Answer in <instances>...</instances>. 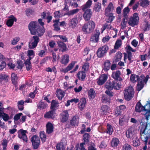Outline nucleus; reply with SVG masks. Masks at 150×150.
<instances>
[{"mask_svg":"<svg viewBox=\"0 0 150 150\" xmlns=\"http://www.w3.org/2000/svg\"><path fill=\"white\" fill-rule=\"evenodd\" d=\"M125 49L127 53L124 52L123 54L124 57V61L126 62V59L127 58L128 60L130 61V63H131L133 62L132 60H131V58L132 57V53L130 51L134 52L135 51L129 45H128L126 47H125Z\"/></svg>","mask_w":150,"mask_h":150,"instance_id":"4","label":"nucleus"},{"mask_svg":"<svg viewBox=\"0 0 150 150\" xmlns=\"http://www.w3.org/2000/svg\"><path fill=\"white\" fill-rule=\"evenodd\" d=\"M108 50V47L107 45H103L99 47L97 51L96 54L98 57L101 58L106 54Z\"/></svg>","mask_w":150,"mask_h":150,"instance_id":"6","label":"nucleus"},{"mask_svg":"<svg viewBox=\"0 0 150 150\" xmlns=\"http://www.w3.org/2000/svg\"><path fill=\"white\" fill-rule=\"evenodd\" d=\"M92 0H88L85 4L81 7L82 10L87 9L90 7L92 5Z\"/></svg>","mask_w":150,"mask_h":150,"instance_id":"34","label":"nucleus"},{"mask_svg":"<svg viewBox=\"0 0 150 150\" xmlns=\"http://www.w3.org/2000/svg\"><path fill=\"white\" fill-rule=\"evenodd\" d=\"M114 10V6L112 3H110L105 10V15L107 16H110L112 13H111Z\"/></svg>","mask_w":150,"mask_h":150,"instance_id":"14","label":"nucleus"},{"mask_svg":"<svg viewBox=\"0 0 150 150\" xmlns=\"http://www.w3.org/2000/svg\"><path fill=\"white\" fill-rule=\"evenodd\" d=\"M101 3L97 2L96 3L93 7V10L96 12L99 11L101 8Z\"/></svg>","mask_w":150,"mask_h":150,"instance_id":"37","label":"nucleus"},{"mask_svg":"<svg viewBox=\"0 0 150 150\" xmlns=\"http://www.w3.org/2000/svg\"><path fill=\"white\" fill-rule=\"evenodd\" d=\"M144 84L143 83L142 81H139L137 82V84L136 86V90L138 91H141L144 87Z\"/></svg>","mask_w":150,"mask_h":150,"instance_id":"35","label":"nucleus"},{"mask_svg":"<svg viewBox=\"0 0 150 150\" xmlns=\"http://www.w3.org/2000/svg\"><path fill=\"white\" fill-rule=\"evenodd\" d=\"M100 33L99 30H96L94 34L91 36L90 38L91 41L97 42H98L99 38Z\"/></svg>","mask_w":150,"mask_h":150,"instance_id":"16","label":"nucleus"},{"mask_svg":"<svg viewBox=\"0 0 150 150\" xmlns=\"http://www.w3.org/2000/svg\"><path fill=\"white\" fill-rule=\"evenodd\" d=\"M89 67V64L88 62L85 63L83 66L81 71L86 72L88 71Z\"/></svg>","mask_w":150,"mask_h":150,"instance_id":"55","label":"nucleus"},{"mask_svg":"<svg viewBox=\"0 0 150 150\" xmlns=\"http://www.w3.org/2000/svg\"><path fill=\"white\" fill-rule=\"evenodd\" d=\"M115 85V82L112 81H108L106 83L105 87L108 90H111L113 88H117L114 86Z\"/></svg>","mask_w":150,"mask_h":150,"instance_id":"29","label":"nucleus"},{"mask_svg":"<svg viewBox=\"0 0 150 150\" xmlns=\"http://www.w3.org/2000/svg\"><path fill=\"white\" fill-rule=\"evenodd\" d=\"M69 55L65 54L61 57L60 62L62 64L66 65L69 63Z\"/></svg>","mask_w":150,"mask_h":150,"instance_id":"18","label":"nucleus"},{"mask_svg":"<svg viewBox=\"0 0 150 150\" xmlns=\"http://www.w3.org/2000/svg\"><path fill=\"white\" fill-rule=\"evenodd\" d=\"M130 79L131 81L133 83H134L137 81L138 82L140 81V78L139 76L134 74H132L131 75Z\"/></svg>","mask_w":150,"mask_h":150,"instance_id":"28","label":"nucleus"},{"mask_svg":"<svg viewBox=\"0 0 150 150\" xmlns=\"http://www.w3.org/2000/svg\"><path fill=\"white\" fill-rule=\"evenodd\" d=\"M61 120L62 122H66L68 119L69 114L67 110L63 111L61 113Z\"/></svg>","mask_w":150,"mask_h":150,"instance_id":"19","label":"nucleus"},{"mask_svg":"<svg viewBox=\"0 0 150 150\" xmlns=\"http://www.w3.org/2000/svg\"><path fill=\"white\" fill-rule=\"evenodd\" d=\"M108 78V75L104 74L100 76L97 79V83L98 85H101L103 84L107 81Z\"/></svg>","mask_w":150,"mask_h":150,"instance_id":"11","label":"nucleus"},{"mask_svg":"<svg viewBox=\"0 0 150 150\" xmlns=\"http://www.w3.org/2000/svg\"><path fill=\"white\" fill-rule=\"evenodd\" d=\"M88 97L90 99L94 98L95 96V93L94 90L91 88L88 91Z\"/></svg>","mask_w":150,"mask_h":150,"instance_id":"43","label":"nucleus"},{"mask_svg":"<svg viewBox=\"0 0 150 150\" xmlns=\"http://www.w3.org/2000/svg\"><path fill=\"white\" fill-rule=\"evenodd\" d=\"M40 41L39 37L34 36L31 38L30 39V42L29 43V47L30 49H34L37 45L38 42Z\"/></svg>","mask_w":150,"mask_h":150,"instance_id":"7","label":"nucleus"},{"mask_svg":"<svg viewBox=\"0 0 150 150\" xmlns=\"http://www.w3.org/2000/svg\"><path fill=\"white\" fill-rule=\"evenodd\" d=\"M79 122V118L77 116L73 117L70 120V124L72 126H75V125H77Z\"/></svg>","mask_w":150,"mask_h":150,"instance_id":"32","label":"nucleus"},{"mask_svg":"<svg viewBox=\"0 0 150 150\" xmlns=\"http://www.w3.org/2000/svg\"><path fill=\"white\" fill-rule=\"evenodd\" d=\"M33 147L34 149H37L40 144V141H31Z\"/></svg>","mask_w":150,"mask_h":150,"instance_id":"52","label":"nucleus"},{"mask_svg":"<svg viewBox=\"0 0 150 150\" xmlns=\"http://www.w3.org/2000/svg\"><path fill=\"white\" fill-rule=\"evenodd\" d=\"M56 146L57 150H64L65 149V147L62 142L57 143Z\"/></svg>","mask_w":150,"mask_h":150,"instance_id":"44","label":"nucleus"},{"mask_svg":"<svg viewBox=\"0 0 150 150\" xmlns=\"http://www.w3.org/2000/svg\"><path fill=\"white\" fill-rule=\"evenodd\" d=\"M122 54L121 53L119 52L116 53L114 58L115 62L116 63L120 60L122 57Z\"/></svg>","mask_w":150,"mask_h":150,"instance_id":"39","label":"nucleus"},{"mask_svg":"<svg viewBox=\"0 0 150 150\" xmlns=\"http://www.w3.org/2000/svg\"><path fill=\"white\" fill-rule=\"evenodd\" d=\"M134 128L132 127L129 128L126 132V136L127 138L131 137L133 134Z\"/></svg>","mask_w":150,"mask_h":150,"instance_id":"38","label":"nucleus"},{"mask_svg":"<svg viewBox=\"0 0 150 150\" xmlns=\"http://www.w3.org/2000/svg\"><path fill=\"white\" fill-rule=\"evenodd\" d=\"M11 18L8 19L6 21V24L8 27H11L14 21L15 22L17 21V19L15 18L12 15L11 16Z\"/></svg>","mask_w":150,"mask_h":150,"instance_id":"30","label":"nucleus"},{"mask_svg":"<svg viewBox=\"0 0 150 150\" xmlns=\"http://www.w3.org/2000/svg\"><path fill=\"white\" fill-rule=\"evenodd\" d=\"M140 4L141 6L143 7H146L149 4V2L148 0H140Z\"/></svg>","mask_w":150,"mask_h":150,"instance_id":"42","label":"nucleus"},{"mask_svg":"<svg viewBox=\"0 0 150 150\" xmlns=\"http://www.w3.org/2000/svg\"><path fill=\"white\" fill-rule=\"evenodd\" d=\"M113 131L112 126L109 124H108L107 125V129L104 131V132L109 134V135L112 134Z\"/></svg>","mask_w":150,"mask_h":150,"instance_id":"36","label":"nucleus"},{"mask_svg":"<svg viewBox=\"0 0 150 150\" xmlns=\"http://www.w3.org/2000/svg\"><path fill=\"white\" fill-rule=\"evenodd\" d=\"M119 81H117V82H115V85H114V86L116 88H114L115 89H116V90H119L120 88L121 87V83L120 81L118 82Z\"/></svg>","mask_w":150,"mask_h":150,"instance_id":"57","label":"nucleus"},{"mask_svg":"<svg viewBox=\"0 0 150 150\" xmlns=\"http://www.w3.org/2000/svg\"><path fill=\"white\" fill-rule=\"evenodd\" d=\"M134 92L133 87L130 86L127 87L124 91V98L127 101L130 100L134 97Z\"/></svg>","mask_w":150,"mask_h":150,"instance_id":"3","label":"nucleus"},{"mask_svg":"<svg viewBox=\"0 0 150 150\" xmlns=\"http://www.w3.org/2000/svg\"><path fill=\"white\" fill-rule=\"evenodd\" d=\"M112 30H114L115 33V34L113 36V38H115L116 37L117 30L116 29L113 28L110 25V24H108L107 21V22L106 23H105L103 25L102 28V32H103V31L106 29L109 30L112 29Z\"/></svg>","mask_w":150,"mask_h":150,"instance_id":"13","label":"nucleus"},{"mask_svg":"<svg viewBox=\"0 0 150 150\" xmlns=\"http://www.w3.org/2000/svg\"><path fill=\"white\" fill-rule=\"evenodd\" d=\"M84 12L83 17L86 21H89L91 17L93 12L91 10L90 8L82 10Z\"/></svg>","mask_w":150,"mask_h":150,"instance_id":"9","label":"nucleus"},{"mask_svg":"<svg viewBox=\"0 0 150 150\" xmlns=\"http://www.w3.org/2000/svg\"><path fill=\"white\" fill-rule=\"evenodd\" d=\"M22 115L21 113H19L16 115L14 117L13 119L14 120V122L15 123L17 122V121L20 118V117Z\"/></svg>","mask_w":150,"mask_h":150,"instance_id":"56","label":"nucleus"},{"mask_svg":"<svg viewBox=\"0 0 150 150\" xmlns=\"http://www.w3.org/2000/svg\"><path fill=\"white\" fill-rule=\"evenodd\" d=\"M57 97L59 100H62L64 97L65 94V92L60 89L57 90L56 93Z\"/></svg>","mask_w":150,"mask_h":150,"instance_id":"26","label":"nucleus"},{"mask_svg":"<svg viewBox=\"0 0 150 150\" xmlns=\"http://www.w3.org/2000/svg\"><path fill=\"white\" fill-rule=\"evenodd\" d=\"M8 76H7L3 75H0V83L1 84L3 81H4L5 82L8 81Z\"/></svg>","mask_w":150,"mask_h":150,"instance_id":"51","label":"nucleus"},{"mask_svg":"<svg viewBox=\"0 0 150 150\" xmlns=\"http://www.w3.org/2000/svg\"><path fill=\"white\" fill-rule=\"evenodd\" d=\"M111 65L110 62L109 60H105L103 64V70L105 71H108L110 69Z\"/></svg>","mask_w":150,"mask_h":150,"instance_id":"31","label":"nucleus"},{"mask_svg":"<svg viewBox=\"0 0 150 150\" xmlns=\"http://www.w3.org/2000/svg\"><path fill=\"white\" fill-rule=\"evenodd\" d=\"M78 23V21L77 17H74L70 19L69 23V26L74 29L76 28Z\"/></svg>","mask_w":150,"mask_h":150,"instance_id":"15","label":"nucleus"},{"mask_svg":"<svg viewBox=\"0 0 150 150\" xmlns=\"http://www.w3.org/2000/svg\"><path fill=\"white\" fill-rule=\"evenodd\" d=\"M18 77L14 73H13L11 74V79L12 83L14 84L15 85L17 83Z\"/></svg>","mask_w":150,"mask_h":150,"instance_id":"46","label":"nucleus"},{"mask_svg":"<svg viewBox=\"0 0 150 150\" xmlns=\"http://www.w3.org/2000/svg\"><path fill=\"white\" fill-rule=\"evenodd\" d=\"M122 105H120L119 107H117V109L115 111V114L118 116L121 112V108Z\"/></svg>","mask_w":150,"mask_h":150,"instance_id":"58","label":"nucleus"},{"mask_svg":"<svg viewBox=\"0 0 150 150\" xmlns=\"http://www.w3.org/2000/svg\"><path fill=\"white\" fill-rule=\"evenodd\" d=\"M24 64L25 66L26 69L28 71L32 69V67L30 62H29V61H25L24 62Z\"/></svg>","mask_w":150,"mask_h":150,"instance_id":"53","label":"nucleus"},{"mask_svg":"<svg viewBox=\"0 0 150 150\" xmlns=\"http://www.w3.org/2000/svg\"><path fill=\"white\" fill-rule=\"evenodd\" d=\"M47 105L42 101H40L37 105L38 108L40 110H42L46 108Z\"/></svg>","mask_w":150,"mask_h":150,"instance_id":"41","label":"nucleus"},{"mask_svg":"<svg viewBox=\"0 0 150 150\" xmlns=\"http://www.w3.org/2000/svg\"><path fill=\"white\" fill-rule=\"evenodd\" d=\"M23 61L20 60H18L17 61V64L16 65L17 68L18 69H22L23 66Z\"/></svg>","mask_w":150,"mask_h":150,"instance_id":"48","label":"nucleus"},{"mask_svg":"<svg viewBox=\"0 0 150 150\" xmlns=\"http://www.w3.org/2000/svg\"><path fill=\"white\" fill-rule=\"evenodd\" d=\"M135 110L137 112H139L143 111H145L146 112L144 114L145 119L147 121L149 120V117L150 116V110L146 109L145 106H142L140 102H139L137 103Z\"/></svg>","mask_w":150,"mask_h":150,"instance_id":"2","label":"nucleus"},{"mask_svg":"<svg viewBox=\"0 0 150 150\" xmlns=\"http://www.w3.org/2000/svg\"><path fill=\"white\" fill-rule=\"evenodd\" d=\"M1 117H2L3 120L6 121H8L9 119L8 115L5 113H3V114L1 115Z\"/></svg>","mask_w":150,"mask_h":150,"instance_id":"61","label":"nucleus"},{"mask_svg":"<svg viewBox=\"0 0 150 150\" xmlns=\"http://www.w3.org/2000/svg\"><path fill=\"white\" fill-rule=\"evenodd\" d=\"M59 19H57L53 20V22L54 23L53 24L54 27V30L57 32H60V28L59 26Z\"/></svg>","mask_w":150,"mask_h":150,"instance_id":"25","label":"nucleus"},{"mask_svg":"<svg viewBox=\"0 0 150 150\" xmlns=\"http://www.w3.org/2000/svg\"><path fill=\"white\" fill-rule=\"evenodd\" d=\"M37 29L35 30V34L34 35H36L38 37H41L43 35L45 31L44 27L43 26L41 27L39 25L38 28Z\"/></svg>","mask_w":150,"mask_h":150,"instance_id":"17","label":"nucleus"},{"mask_svg":"<svg viewBox=\"0 0 150 150\" xmlns=\"http://www.w3.org/2000/svg\"><path fill=\"white\" fill-rule=\"evenodd\" d=\"M46 132L47 134H50L53 132L54 127L51 123L48 122L46 125Z\"/></svg>","mask_w":150,"mask_h":150,"instance_id":"24","label":"nucleus"},{"mask_svg":"<svg viewBox=\"0 0 150 150\" xmlns=\"http://www.w3.org/2000/svg\"><path fill=\"white\" fill-rule=\"evenodd\" d=\"M130 11L129 8L128 7L124 8L123 10V18L122 19V23L124 25H126L128 19V16L127 14L129 13Z\"/></svg>","mask_w":150,"mask_h":150,"instance_id":"10","label":"nucleus"},{"mask_svg":"<svg viewBox=\"0 0 150 150\" xmlns=\"http://www.w3.org/2000/svg\"><path fill=\"white\" fill-rule=\"evenodd\" d=\"M40 137L41 140H45L46 137V136L44 131H41L40 132Z\"/></svg>","mask_w":150,"mask_h":150,"instance_id":"59","label":"nucleus"},{"mask_svg":"<svg viewBox=\"0 0 150 150\" xmlns=\"http://www.w3.org/2000/svg\"><path fill=\"white\" fill-rule=\"evenodd\" d=\"M39 25L38 22L35 21H31L30 23L28 29L32 35H34L35 34V30L38 28Z\"/></svg>","mask_w":150,"mask_h":150,"instance_id":"8","label":"nucleus"},{"mask_svg":"<svg viewBox=\"0 0 150 150\" xmlns=\"http://www.w3.org/2000/svg\"><path fill=\"white\" fill-rule=\"evenodd\" d=\"M79 9L77 8L71 10L68 12L67 13L66 15L68 16H69L73 15L74 14L78 13L79 11Z\"/></svg>","mask_w":150,"mask_h":150,"instance_id":"47","label":"nucleus"},{"mask_svg":"<svg viewBox=\"0 0 150 150\" xmlns=\"http://www.w3.org/2000/svg\"><path fill=\"white\" fill-rule=\"evenodd\" d=\"M34 12V10L30 8H27L25 10L26 14L28 17L33 14Z\"/></svg>","mask_w":150,"mask_h":150,"instance_id":"54","label":"nucleus"},{"mask_svg":"<svg viewBox=\"0 0 150 150\" xmlns=\"http://www.w3.org/2000/svg\"><path fill=\"white\" fill-rule=\"evenodd\" d=\"M76 76L79 80L83 81L85 80L86 74L84 71H81L78 72Z\"/></svg>","mask_w":150,"mask_h":150,"instance_id":"22","label":"nucleus"},{"mask_svg":"<svg viewBox=\"0 0 150 150\" xmlns=\"http://www.w3.org/2000/svg\"><path fill=\"white\" fill-rule=\"evenodd\" d=\"M110 100V97L105 95H103L102 96V102L104 103H109Z\"/></svg>","mask_w":150,"mask_h":150,"instance_id":"40","label":"nucleus"},{"mask_svg":"<svg viewBox=\"0 0 150 150\" xmlns=\"http://www.w3.org/2000/svg\"><path fill=\"white\" fill-rule=\"evenodd\" d=\"M120 71L119 70H117L116 71L113 72L111 76L115 80L121 81L122 79L120 77Z\"/></svg>","mask_w":150,"mask_h":150,"instance_id":"20","label":"nucleus"},{"mask_svg":"<svg viewBox=\"0 0 150 150\" xmlns=\"http://www.w3.org/2000/svg\"><path fill=\"white\" fill-rule=\"evenodd\" d=\"M18 137L21 139H22L23 141H27V138L26 133H28L26 130L23 129H20L18 131Z\"/></svg>","mask_w":150,"mask_h":150,"instance_id":"12","label":"nucleus"},{"mask_svg":"<svg viewBox=\"0 0 150 150\" xmlns=\"http://www.w3.org/2000/svg\"><path fill=\"white\" fill-rule=\"evenodd\" d=\"M107 144L105 142V141H102V142L99 146L100 148H105L107 146Z\"/></svg>","mask_w":150,"mask_h":150,"instance_id":"64","label":"nucleus"},{"mask_svg":"<svg viewBox=\"0 0 150 150\" xmlns=\"http://www.w3.org/2000/svg\"><path fill=\"white\" fill-rule=\"evenodd\" d=\"M102 111L103 113V114H106L107 113H109V112L110 110V108L107 105H103L101 108Z\"/></svg>","mask_w":150,"mask_h":150,"instance_id":"45","label":"nucleus"},{"mask_svg":"<svg viewBox=\"0 0 150 150\" xmlns=\"http://www.w3.org/2000/svg\"><path fill=\"white\" fill-rule=\"evenodd\" d=\"M150 27V25L147 22H146V23L144 24L143 30L144 31L147 30Z\"/></svg>","mask_w":150,"mask_h":150,"instance_id":"62","label":"nucleus"},{"mask_svg":"<svg viewBox=\"0 0 150 150\" xmlns=\"http://www.w3.org/2000/svg\"><path fill=\"white\" fill-rule=\"evenodd\" d=\"M95 24L93 21H90L83 24L82 28V30L85 34H89L94 30Z\"/></svg>","mask_w":150,"mask_h":150,"instance_id":"1","label":"nucleus"},{"mask_svg":"<svg viewBox=\"0 0 150 150\" xmlns=\"http://www.w3.org/2000/svg\"><path fill=\"white\" fill-rule=\"evenodd\" d=\"M19 40L20 38L18 37H16L11 41V44L12 45H16L19 41Z\"/></svg>","mask_w":150,"mask_h":150,"instance_id":"60","label":"nucleus"},{"mask_svg":"<svg viewBox=\"0 0 150 150\" xmlns=\"http://www.w3.org/2000/svg\"><path fill=\"white\" fill-rule=\"evenodd\" d=\"M59 106V103L58 101L54 100H52L50 108L51 110L55 112Z\"/></svg>","mask_w":150,"mask_h":150,"instance_id":"27","label":"nucleus"},{"mask_svg":"<svg viewBox=\"0 0 150 150\" xmlns=\"http://www.w3.org/2000/svg\"><path fill=\"white\" fill-rule=\"evenodd\" d=\"M122 45V41L121 40H117L115 42L114 45V48L115 49H118Z\"/></svg>","mask_w":150,"mask_h":150,"instance_id":"50","label":"nucleus"},{"mask_svg":"<svg viewBox=\"0 0 150 150\" xmlns=\"http://www.w3.org/2000/svg\"><path fill=\"white\" fill-rule=\"evenodd\" d=\"M90 137V135L87 133L84 134L83 136V139L84 141H89Z\"/></svg>","mask_w":150,"mask_h":150,"instance_id":"63","label":"nucleus"},{"mask_svg":"<svg viewBox=\"0 0 150 150\" xmlns=\"http://www.w3.org/2000/svg\"><path fill=\"white\" fill-rule=\"evenodd\" d=\"M55 112L51 110L46 112L44 115V117L46 119H53L55 116Z\"/></svg>","mask_w":150,"mask_h":150,"instance_id":"21","label":"nucleus"},{"mask_svg":"<svg viewBox=\"0 0 150 150\" xmlns=\"http://www.w3.org/2000/svg\"><path fill=\"white\" fill-rule=\"evenodd\" d=\"M86 103V99L84 98H81L80 102L81 104L79 107L81 110H82L85 107Z\"/></svg>","mask_w":150,"mask_h":150,"instance_id":"49","label":"nucleus"},{"mask_svg":"<svg viewBox=\"0 0 150 150\" xmlns=\"http://www.w3.org/2000/svg\"><path fill=\"white\" fill-rule=\"evenodd\" d=\"M76 63V62L75 61L71 62L67 67L62 69V72L65 73L67 72L72 69Z\"/></svg>","mask_w":150,"mask_h":150,"instance_id":"23","label":"nucleus"},{"mask_svg":"<svg viewBox=\"0 0 150 150\" xmlns=\"http://www.w3.org/2000/svg\"><path fill=\"white\" fill-rule=\"evenodd\" d=\"M57 44L62 52H63L66 50L67 48L66 44L62 42L59 41L57 42Z\"/></svg>","mask_w":150,"mask_h":150,"instance_id":"33","label":"nucleus"},{"mask_svg":"<svg viewBox=\"0 0 150 150\" xmlns=\"http://www.w3.org/2000/svg\"><path fill=\"white\" fill-rule=\"evenodd\" d=\"M139 19L138 14L135 13L133 14L132 16L129 18L128 23L129 25L132 27H134L138 24Z\"/></svg>","mask_w":150,"mask_h":150,"instance_id":"5","label":"nucleus"}]
</instances>
